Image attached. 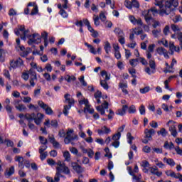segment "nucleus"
<instances>
[{"instance_id": "40", "label": "nucleus", "mask_w": 182, "mask_h": 182, "mask_svg": "<svg viewBox=\"0 0 182 182\" xmlns=\"http://www.w3.org/2000/svg\"><path fill=\"white\" fill-rule=\"evenodd\" d=\"M151 22H152V27L156 29V28H159V26H160V21H156L152 18V20H151L150 21V25H151Z\"/></svg>"}, {"instance_id": "45", "label": "nucleus", "mask_w": 182, "mask_h": 182, "mask_svg": "<svg viewBox=\"0 0 182 182\" xmlns=\"http://www.w3.org/2000/svg\"><path fill=\"white\" fill-rule=\"evenodd\" d=\"M65 80H67L68 82H75V80H76V77L73 75L70 76L67 75L65 76Z\"/></svg>"}, {"instance_id": "2", "label": "nucleus", "mask_w": 182, "mask_h": 182, "mask_svg": "<svg viewBox=\"0 0 182 182\" xmlns=\"http://www.w3.org/2000/svg\"><path fill=\"white\" fill-rule=\"evenodd\" d=\"M15 34L17 36H21V39L23 41H26V38H28V45H32L33 43H36V45L41 43L42 42V39L41 38V35L39 33H36L32 35H28L29 33V30H26L25 29V26H20L18 29H15L14 30Z\"/></svg>"}, {"instance_id": "23", "label": "nucleus", "mask_w": 182, "mask_h": 182, "mask_svg": "<svg viewBox=\"0 0 182 182\" xmlns=\"http://www.w3.org/2000/svg\"><path fill=\"white\" fill-rule=\"evenodd\" d=\"M163 161L164 163H166L168 166H170L171 167H174L176 166V162L173 159H168V158H164Z\"/></svg>"}, {"instance_id": "19", "label": "nucleus", "mask_w": 182, "mask_h": 182, "mask_svg": "<svg viewBox=\"0 0 182 182\" xmlns=\"http://www.w3.org/2000/svg\"><path fill=\"white\" fill-rule=\"evenodd\" d=\"M64 103H68V105H71L75 104V100L73 98H72V96H70L69 94H65L64 95Z\"/></svg>"}, {"instance_id": "43", "label": "nucleus", "mask_w": 182, "mask_h": 182, "mask_svg": "<svg viewBox=\"0 0 182 182\" xmlns=\"http://www.w3.org/2000/svg\"><path fill=\"white\" fill-rule=\"evenodd\" d=\"M129 64L131 66H132V68H136V65H139V58L129 60Z\"/></svg>"}, {"instance_id": "61", "label": "nucleus", "mask_w": 182, "mask_h": 182, "mask_svg": "<svg viewBox=\"0 0 182 182\" xmlns=\"http://www.w3.org/2000/svg\"><path fill=\"white\" fill-rule=\"evenodd\" d=\"M46 157H48V152H41L40 153V159L41 160L43 161L45 160V159H46Z\"/></svg>"}, {"instance_id": "41", "label": "nucleus", "mask_w": 182, "mask_h": 182, "mask_svg": "<svg viewBox=\"0 0 182 182\" xmlns=\"http://www.w3.org/2000/svg\"><path fill=\"white\" fill-rule=\"evenodd\" d=\"M15 173V167L11 166L10 168L7 169L6 171V175L8 176V177L12 176Z\"/></svg>"}, {"instance_id": "28", "label": "nucleus", "mask_w": 182, "mask_h": 182, "mask_svg": "<svg viewBox=\"0 0 182 182\" xmlns=\"http://www.w3.org/2000/svg\"><path fill=\"white\" fill-rule=\"evenodd\" d=\"M28 75L30 76V78L38 79V76L36 75V72L33 68H31L28 70Z\"/></svg>"}, {"instance_id": "46", "label": "nucleus", "mask_w": 182, "mask_h": 182, "mask_svg": "<svg viewBox=\"0 0 182 182\" xmlns=\"http://www.w3.org/2000/svg\"><path fill=\"white\" fill-rule=\"evenodd\" d=\"M144 72H146V73H147V75H153V74L156 73V70L150 68L149 67H146L144 69Z\"/></svg>"}, {"instance_id": "37", "label": "nucleus", "mask_w": 182, "mask_h": 182, "mask_svg": "<svg viewBox=\"0 0 182 182\" xmlns=\"http://www.w3.org/2000/svg\"><path fill=\"white\" fill-rule=\"evenodd\" d=\"M63 157L65 160V161H70L71 159H70V153L69 152V151H65L63 153Z\"/></svg>"}, {"instance_id": "33", "label": "nucleus", "mask_w": 182, "mask_h": 182, "mask_svg": "<svg viewBox=\"0 0 182 182\" xmlns=\"http://www.w3.org/2000/svg\"><path fill=\"white\" fill-rule=\"evenodd\" d=\"M165 173L168 177H172L173 178H176V177H177V173L171 170L166 171Z\"/></svg>"}, {"instance_id": "32", "label": "nucleus", "mask_w": 182, "mask_h": 182, "mask_svg": "<svg viewBox=\"0 0 182 182\" xmlns=\"http://www.w3.org/2000/svg\"><path fill=\"white\" fill-rule=\"evenodd\" d=\"M114 33L117 35L118 38H120L122 36H124V33H123V31L119 28H116L114 31Z\"/></svg>"}, {"instance_id": "64", "label": "nucleus", "mask_w": 182, "mask_h": 182, "mask_svg": "<svg viewBox=\"0 0 182 182\" xmlns=\"http://www.w3.org/2000/svg\"><path fill=\"white\" fill-rule=\"evenodd\" d=\"M21 77L26 81L28 80L29 79V73H23Z\"/></svg>"}, {"instance_id": "54", "label": "nucleus", "mask_w": 182, "mask_h": 182, "mask_svg": "<svg viewBox=\"0 0 182 182\" xmlns=\"http://www.w3.org/2000/svg\"><path fill=\"white\" fill-rule=\"evenodd\" d=\"M99 18L102 22H105L106 21V13L105 11H101Z\"/></svg>"}, {"instance_id": "63", "label": "nucleus", "mask_w": 182, "mask_h": 182, "mask_svg": "<svg viewBox=\"0 0 182 182\" xmlns=\"http://www.w3.org/2000/svg\"><path fill=\"white\" fill-rule=\"evenodd\" d=\"M124 51H125L126 59H129L130 56H132V52H130V50H127L126 48H124Z\"/></svg>"}, {"instance_id": "56", "label": "nucleus", "mask_w": 182, "mask_h": 182, "mask_svg": "<svg viewBox=\"0 0 182 182\" xmlns=\"http://www.w3.org/2000/svg\"><path fill=\"white\" fill-rule=\"evenodd\" d=\"M153 152L156 153V154H163V149L161 148H152Z\"/></svg>"}, {"instance_id": "57", "label": "nucleus", "mask_w": 182, "mask_h": 182, "mask_svg": "<svg viewBox=\"0 0 182 182\" xmlns=\"http://www.w3.org/2000/svg\"><path fill=\"white\" fill-rule=\"evenodd\" d=\"M9 16H15L17 15V12L16 10L14 9H10L8 13Z\"/></svg>"}, {"instance_id": "38", "label": "nucleus", "mask_w": 182, "mask_h": 182, "mask_svg": "<svg viewBox=\"0 0 182 182\" xmlns=\"http://www.w3.org/2000/svg\"><path fill=\"white\" fill-rule=\"evenodd\" d=\"M132 181L133 182H141V175L138 174L136 176L134 173L132 175Z\"/></svg>"}, {"instance_id": "3", "label": "nucleus", "mask_w": 182, "mask_h": 182, "mask_svg": "<svg viewBox=\"0 0 182 182\" xmlns=\"http://www.w3.org/2000/svg\"><path fill=\"white\" fill-rule=\"evenodd\" d=\"M56 173L55 176L54 178L47 177V181L48 182H58L59 180H60V177H63L60 173H63L64 174L69 175L70 174V169H69V167L66 166V164L65 162H62L60 161H58L57 162V166H56Z\"/></svg>"}, {"instance_id": "4", "label": "nucleus", "mask_w": 182, "mask_h": 182, "mask_svg": "<svg viewBox=\"0 0 182 182\" xmlns=\"http://www.w3.org/2000/svg\"><path fill=\"white\" fill-rule=\"evenodd\" d=\"M25 119L28 121V128L31 129V130H33L35 129V124H33L32 122V120H34V123L37 124V126H39L41 123H42V120L43 119V114L42 113H37L36 114L35 113H27L25 114Z\"/></svg>"}, {"instance_id": "36", "label": "nucleus", "mask_w": 182, "mask_h": 182, "mask_svg": "<svg viewBox=\"0 0 182 182\" xmlns=\"http://www.w3.org/2000/svg\"><path fill=\"white\" fill-rule=\"evenodd\" d=\"M167 130L165 128H161L160 131L157 132L158 136H162V137H166L167 136Z\"/></svg>"}, {"instance_id": "6", "label": "nucleus", "mask_w": 182, "mask_h": 182, "mask_svg": "<svg viewBox=\"0 0 182 182\" xmlns=\"http://www.w3.org/2000/svg\"><path fill=\"white\" fill-rule=\"evenodd\" d=\"M150 12L153 14V15H157L159 14V11L156 7H152L149 10H145L142 12V15L147 23V25H150V22L153 21V17H151V14Z\"/></svg>"}, {"instance_id": "47", "label": "nucleus", "mask_w": 182, "mask_h": 182, "mask_svg": "<svg viewBox=\"0 0 182 182\" xmlns=\"http://www.w3.org/2000/svg\"><path fill=\"white\" fill-rule=\"evenodd\" d=\"M16 109H17V110L19 112H23L24 110H26V107L25 105L20 104L18 105H16Z\"/></svg>"}, {"instance_id": "8", "label": "nucleus", "mask_w": 182, "mask_h": 182, "mask_svg": "<svg viewBox=\"0 0 182 182\" xmlns=\"http://www.w3.org/2000/svg\"><path fill=\"white\" fill-rule=\"evenodd\" d=\"M166 126L169 127V132L173 137H177V125H176V122L173 120H169L166 123Z\"/></svg>"}, {"instance_id": "48", "label": "nucleus", "mask_w": 182, "mask_h": 182, "mask_svg": "<svg viewBox=\"0 0 182 182\" xmlns=\"http://www.w3.org/2000/svg\"><path fill=\"white\" fill-rule=\"evenodd\" d=\"M144 33L143 30L141 28H140L139 27H136L135 28H134V33L135 35H141Z\"/></svg>"}, {"instance_id": "29", "label": "nucleus", "mask_w": 182, "mask_h": 182, "mask_svg": "<svg viewBox=\"0 0 182 182\" xmlns=\"http://www.w3.org/2000/svg\"><path fill=\"white\" fill-rule=\"evenodd\" d=\"M16 49H17L18 50H25V47L23 46H21V40L19 38H16Z\"/></svg>"}, {"instance_id": "27", "label": "nucleus", "mask_w": 182, "mask_h": 182, "mask_svg": "<svg viewBox=\"0 0 182 182\" xmlns=\"http://www.w3.org/2000/svg\"><path fill=\"white\" fill-rule=\"evenodd\" d=\"M85 46H87V48H88V49H90V53H92V55H96V53H97V51H96V50L95 49V47H93V46L87 43H85Z\"/></svg>"}, {"instance_id": "35", "label": "nucleus", "mask_w": 182, "mask_h": 182, "mask_svg": "<svg viewBox=\"0 0 182 182\" xmlns=\"http://www.w3.org/2000/svg\"><path fill=\"white\" fill-rule=\"evenodd\" d=\"M107 81L108 80H100V85L105 90H107L109 89V85L107 84Z\"/></svg>"}, {"instance_id": "21", "label": "nucleus", "mask_w": 182, "mask_h": 182, "mask_svg": "<svg viewBox=\"0 0 182 182\" xmlns=\"http://www.w3.org/2000/svg\"><path fill=\"white\" fill-rule=\"evenodd\" d=\"M48 36H49V33L46 31H43L41 33V38L43 39L44 42V46L46 48L48 45L49 44V41H48Z\"/></svg>"}, {"instance_id": "13", "label": "nucleus", "mask_w": 182, "mask_h": 182, "mask_svg": "<svg viewBox=\"0 0 182 182\" xmlns=\"http://www.w3.org/2000/svg\"><path fill=\"white\" fill-rule=\"evenodd\" d=\"M96 109L97 112L100 113L102 116L105 114L106 109H109V103L106 101L104 102V103L102 104V105L96 107Z\"/></svg>"}, {"instance_id": "51", "label": "nucleus", "mask_w": 182, "mask_h": 182, "mask_svg": "<svg viewBox=\"0 0 182 182\" xmlns=\"http://www.w3.org/2000/svg\"><path fill=\"white\" fill-rule=\"evenodd\" d=\"M58 14L62 16V18H68V16H69V14H68V12H66V11H65L64 9L60 10Z\"/></svg>"}, {"instance_id": "15", "label": "nucleus", "mask_w": 182, "mask_h": 182, "mask_svg": "<svg viewBox=\"0 0 182 182\" xmlns=\"http://www.w3.org/2000/svg\"><path fill=\"white\" fill-rule=\"evenodd\" d=\"M129 19L133 25H139L140 26H143V21L141 18L136 19V18L133 16H129Z\"/></svg>"}, {"instance_id": "55", "label": "nucleus", "mask_w": 182, "mask_h": 182, "mask_svg": "<svg viewBox=\"0 0 182 182\" xmlns=\"http://www.w3.org/2000/svg\"><path fill=\"white\" fill-rule=\"evenodd\" d=\"M139 113L141 116H144V114H146V107H144V105H141L139 107Z\"/></svg>"}, {"instance_id": "62", "label": "nucleus", "mask_w": 182, "mask_h": 182, "mask_svg": "<svg viewBox=\"0 0 182 182\" xmlns=\"http://www.w3.org/2000/svg\"><path fill=\"white\" fill-rule=\"evenodd\" d=\"M124 5L126 6V8H128V9H132V1H125L124 2Z\"/></svg>"}, {"instance_id": "34", "label": "nucleus", "mask_w": 182, "mask_h": 182, "mask_svg": "<svg viewBox=\"0 0 182 182\" xmlns=\"http://www.w3.org/2000/svg\"><path fill=\"white\" fill-rule=\"evenodd\" d=\"M127 140L129 144H133V141L134 140V137L132 136V133L128 132L127 134Z\"/></svg>"}, {"instance_id": "42", "label": "nucleus", "mask_w": 182, "mask_h": 182, "mask_svg": "<svg viewBox=\"0 0 182 182\" xmlns=\"http://www.w3.org/2000/svg\"><path fill=\"white\" fill-rule=\"evenodd\" d=\"M120 137H122V134L120 132H117L112 136V140H113V141H119L120 140Z\"/></svg>"}, {"instance_id": "39", "label": "nucleus", "mask_w": 182, "mask_h": 182, "mask_svg": "<svg viewBox=\"0 0 182 182\" xmlns=\"http://www.w3.org/2000/svg\"><path fill=\"white\" fill-rule=\"evenodd\" d=\"M71 107H72V105H64V108L63 110V114H65V116H68V114H69V111L70 110Z\"/></svg>"}, {"instance_id": "25", "label": "nucleus", "mask_w": 182, "mask_h": 182, "mask_svg": "<svg viewBox=\"0 0 182 182\" xmlns=\"http://www.w3.org/2000/svg\"><path fill=\"white\" fill-rule=\"evenodd\" d=\"M102 77H103L104 80H110V74L107 73V71L102 70L100 73Z\"/></svg>"}, {"instance_id": "60", "label": "nucleus", "mask_w": 182, "mask_h": 182, "mask_svg": "<svg viewBox=\"0 0 182 182\" xmlns=\"http://www.w3.org/2000/svg\"><path fill=\"white\" fill-rule=\"evenodd\" d=\"M149 66L151 69H154V70H156V62H154V60H149Z\"/></svg>"}, {"instance_id": "7", "label": "nucleus", "mask_w": 182, "mask_h": 182, "mask_svg": "<svg viewBox=\"0 0 182 182\" xmlns=\"http://www.w3.org/2000/svg\"><path fill=\"white\" fill-rule=\"evenodd\" d=\"M80 105H85V107L84 108V113L88 112L90 114H93L95 113V109L90 107V104L89 103V100L87 99H82L79 101Z\"/></svg>"}, {"instance_id": "52", "label": "nucleus", "mask_w": 182, "mask_h": 182, "mask_svg": "<svg viewBox=\"0 0 182 182\" xmlns=\"http://www.w3.org/2000/svg\"><path fill=\"white\" fill-rule=\"evenodd\" d=\"M128 112L130 114H133L134 113H136V112H137V110L136 109V107L134 105H131L128 108Z\"/></svg>"}, {"instance_id": "10", "label": "nucleus", "mask_w": 182, "mask_h": 182, "mask_svg": "<svg viewBox=\"0 0 182 182\" xmlns=\"http://www.w3.org/2000/svg\"><path fill=\"white\" fill-rule=\"evenodd\" d=\"M38 105L41 107V109L45 110L46 114H48L49 116H50V114H53V110H52V108H50L49 105L45 104L43 101H38Z\"/></svg>"}, {"instance_id": "12", "label": "nucleus", "mask_w": 182, "mask_h": 182, "mask_svg": "<svg viewBox=\"0 0 182 182\" xmlns=\"http://www.w3.org/2000/svg\"><path fill=\"white\" fill-rule=\"evenodd\" d=\"M10 66L11 68H13V69L23 66V60H22V58H18L16 60H13L10 63Z\"/></svg>"}, {"instance_id": "50", "label": "nucleus", "mask_w": 182, "mask_h": 182, "mask_svg": "<svg viewBox=\"0 0 182 182\" xmlns=\"http://www.w3.org/2000/svg\"><path fill=\"white\" fill-rule=\"evenodd\" d=\"M80 83H81L82 86L86 87L87 86V82L85 80V76L82 75L79 77Z\"/></svg>"}, {"instance_id": "53", "label": "nucleus", "mask_w": 182, "mask_h": 182, "mask_svg": "<svg viewBox=\"0 0 182 182\" xmlns=\"http://www.w3.org/2000/svg\"><path fill=\"white\" fill-rule=\"evenodd\" d=\"M98 16H96V14H94L93 21L95 26H99L100 25V21H99Z\"/></svg>"}, {"instance_id": "49", "label": "nucleus", "mask_w": 182, "mask_h": 182, "mask_svg": "<svg viewBox=\"0 0 182 182\" xmlns=\"http://www.w3.org/2000/svg\"><path fill=\"white\" fill-rule=\"evenodd\" d=\"M158 43H161L163 45V46H165V48H168V41L167 40L162 38L159 41H158Z\"/></svg>"}, {"instance_id": "31", "label": "nucleus", "mask_w": 182, "mask_h": 182, "mask_svg": "<svg viewBox=\"0 0 182 182\" xmlns=\"http://www.w3.org/2000/svg\"><path fill=\"white\" fill-rule=\"evenodd\" d=\"M31 53V48H27L26 50L24 48V50H21L20 55L22 58H26L28 55Z\"/></svg>"}, {"instance_id": "44", "label": "nucleus", "mask_w": 182, "mask_h": 182, "mask_svg": "<svg viewBox=\"0 0 182 182\" xmlns=\"http://www.w3.org/2000/svg\"><path fill=\"white\" fill-rule=\"evenodd\" d=\"M161 33V29H160V28L154 29L152 31V35H153L154 38H159Z\"/></svg>"}, {"instance_id": "17", "label": "nucleus", "mask_w": 182, "mask_h": 182, "mask_svg": "<svg viewBox=\"0 0 182 182\" xmlns=\"http://www.w3.org/2000/svg\"><path fill=\"white\" fill-rule=\"evenodd\" d=\"M15 161H17L18 163V167L20 168H23L24 165H25V160L23 159V157L21 156H16L14 158Z\"/></svg>"}, {"instance_id": "26", "label": "nucleus", "mask_w": 182, "mask_h": 182, "mask_svg": "<svg viewBox=\"0 0 182 182\" xmlns=\"http://www.w3.org/2000/svg\"><path fill=\"white\" fill-rule=\"evenodd\" d=\"M94 97L95 99H96L97 100V103L98 105H100L101 102H100V97H102V92L100 91H97L95 95H94Z\"/></svg>"}, {"instance_id": "1", "label": "nucleus", "mask_w": 182, "mask_h": 182, "mask_svg": "<svg viewBox=\"0 0 182 182\" xmlns=\"http://www.w3.org/2000/svg\"><path fill=\"white\" fill-rule=\"evenodd\" d=\"M155 5L159 7V15H170L178 6V0H155Z\"/></svg>"}, {"instance_id": "59", "label": "nucleus", "mask_w": 182, "mask_h": 182, "mask_svg": "<svg viewBox=\"0 0 182 182\" xmlns=\"http://www.w3.org/2000/svg\"><path fill=\"white\" fill-rule=\"evenodd\" d=\"M140 93L144 94L150 92V87H145L144 88L140 89Z\"/></svg>"}, {"instance_id": "30", "label": "nucleus", "mask_w": 182, "mask_h": 182, "mask_svg": "<svg viewBox=\"0 0 182 182\" xmlns=\"http://www.w3.org/2000/svg\"><path fill=\"white\" fill-rule=\"evenodd\" d=\"M104 49L107 54H109V53L112 50V46H110V43H109V41H106L105 43Z\"/></svg>"}, {"instance_id": "14", "label": "nucleus", "mask_w": 182, "mask_h": 182, "mask_svg": "<svg viewBox=\"0 0 182 182\" xmlns=\"http://www.w3.org/2000/svg\"><path fill=\"white\" fill-rule=\"evenodd\" d=\"M149 171L154 176H157V177H161L163 175V172L159 171L157 166L149 167Z\"/></svg>"}, {"instance_id": "22", "label": "nucleus", "mask_w": 182, "mask_h": 182, "mask_svg": "<svg viewBox=\"0 0 182 182\" xmlns=\"http://www.w3.org/2000/svg\"><path fill=\"white\" fill-rule=\"evenodd\" d=\"M36 82H38V78H30L29 83L30 85L27 84L25 86L26 89H31V87H35V85H36Z\"/></svg>"}, {"instance_id": "58", "label": "nucleus", "mask_w": 182, "mask_h": 182, "mask_svg": "<svg viewBox=\"0 0 182 182\" xmlns=\"http://www.w3.org/2000/svg\"><path fill=\"white\" fill-rule=\"evenodd\" d=\"M132 8H139L140 4H139V1L137 0H132Z\"/></svg>"}, {"instance_id": "5", "label": "nucleus", "mask_w": 182, "mask_h": 182, "mask_svg": "<svg viewBox=\"0 0 182 182\" xmlns=\"http://www.w3.org/2000/svg\"><path fill=\"white\" fill-rule=\"evenodd\" d=\"M73 129H68L66 132V136L64 139V143L65 144H70V143L75 146L76 144L75 141L79 140V136L73 134Z\"/></svg>"}, {"instance_id": "24", "label": "nucleus", "mask_w": 182, "mask_h": 182, "mask_svg": "<svg viewBox=\"0 0 182 182\" xmlns=\"http://www.w3.org/2000/svg\"><path fill=\"white\" fill-rule=\"evenodd\" d=\"M165 66H166L164 69V73H173V68H171V65H168V63H165Z\"/></svg>"}, {"instance_id": "18", "label": "nucleus", "mask_w": 182, "mask_h": 182, "mask_svg": "<svg viewBox=\"0 0 182 182\" xmlns=\"http://www.w3.org/2000/svg\"><path fill=\"white\" fill-rule=\"evenodd\" d=\"M112 130H110V128H107V127L104 126L100 129L97 130V133L100 136H102V134H109Z\"/></svg>"}, {"instance_id": "16", "label": "nucleus", "mask_w": 182, "mask_h": 182, "mask_svg": "<svg viewBox=\"0 0 182 182\" xmlns=\"http://www.w3.org/2000/svg\"><path fill=\"white\" fill-rule=\"evenodd\" d=\"M169 50L171 55H174V52H180V47L174 46L173 42L169 43Z\"/></svg>"}, {"instance_id": "9", "label": "nucleus", "mask_w": 182, "mask_h": 182, "mask_svg": "<svg viewBox=\"0 0 182 182\" xmlns=\"http://www.w3.org/2000/svg\"><path fill=\"white\" fill-rule=\"evenodd\" d=\"M70 166L77 174H82L85 171V168L77 164V162H71Z\"/></svg>"}, {"instance_id": "11", "label": "nucleus", "mask_w": 182, "mask_h": 182, "mask_svg": "<svg viewBox=\"0 0 182 182\" xmlns=\"http://www.w3.org/2000/svg\"><path fill=\"white\" fill-rule=\"evenodd\" d=\"M156 53L159 55L160 56H164L165 59H170V55H168V53H170L166 48L163 47H159L156 48Z\"/></svg>"}, {"instance_id": "20", "label": "nucleus", "mask_w": 182, "mask_h": 182, "mask_svg": "<svg viewBox=\"0 0 182 182\" xmlns=\"http://www.w3.org/2000/svg\"><path fill=\"white\" fill-rule=\"evenodd\" d=\"M129 109V106L127 105H122V108L119 109L116 112V114H118V116H124L126 114L127 110Z\"/></svg>"}]
</instances>
